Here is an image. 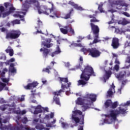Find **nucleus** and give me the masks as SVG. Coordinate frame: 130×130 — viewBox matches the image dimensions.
<instances>
[{
  "label": "nucleus",
  "instance_id": "nucleus-38",
  "mask_svg": "<svg viewBox=\"0 0 130 130\" xmlns=\"http://www.w3.org/2000/svg\"><path fill=\"white\" fill-rule=\"evenodd\" d=\"M95 16L96 15H89V17L90 18H92V19L90 20V22H99V20L96 19V18H95Z\"/></svg>",
  "mask_w": 130,
  "mask_h": 130
},
{
  "label": "nucleus",
  "instance_id": "nucleus-54",
  "mask_svg": "<svg viewBox=\"0 0 130 130\" xmlns=\"http://www.w3.org/2000/svg\"><path fill=\"white\" fill-rule=\"evenodd\" d=\"M126 62H128V63H129L130 62V57H128L126 60Z\"/></svg>",
  "mask_w": 130,
  "mask_h": 130
},
{
  "label": "nucleus",
  "instance_id": "nucleus-56",
  "mask_svg": "<svg viewBox=\"0 0 130 130\" xmlns=\"http://www.w3.org/2000/svg\"><path fill=\"white\" fill-rule=\"evenodd\" d=\"M6 101L4 100V99L2 98L1 100H0V103H5Z\"/></svg>",
  "mask_w": 130,
  "mask_h": 130
},
{
  "label": "nucleus",
  "instance_id": "nucleus-34",
  "mask_svg": "<svg viewBox=\"0 0 130 130\" xmlns=\"http://www.w3.org/2000/svg\"><path fill=\"white\" fill-rule=\"evenodd\" d=\"M91 49H86L85 48H83L81 50V51L84 53V54H86L87 53H88V52H89V53H90Z\"/></svg>",
  "mask_w": 130,
  "mask_h": 130
},
{
  "label": "nucleus",
  "instance_id": "nucleus-4",
  "mask_svg": "<svg viewBox=\"0 0 130 130\" xmlns=\"http://www.w3.org/2000/svg\"><path fill=\"white\" fill-rule=\"evenodd\" d=\"M96 96L93 93H86L83 98H78L76 101V104L82 106V111H86V109L93 108L91 105H93V102H95Z\"/></svg>",
  "mask_w": 130,
  "mask_h": 130
},
{
  "label": "nucleus",
  "instance_id": "nucleus-44",
  "mask_svg": "<svg viewBox=\"0 0 130 130\" xmlns=\"http://www.w3.org/2000/svg\"><path fill=\"white\" fill-rule=\"evenodd\" d=\"M114 70L116 71V72H118V70H119V66L116 64L114 68Z\"/></svg>",
  "mask_w": 130,
  "mask_h": 130
},
{
  "label": "nucleus",
  "instance_id": "nucleus-23",
  "mask_svg": "<svg viewBox=\"0 0 130 130\" xmlns=\"http://www.w3.org/2000/svg\"><path fill=\"white\" fill-rule=\"evenodd\" d=\"M90 25L91 27V30L93 31V34L94 35H98V34L99 33V27L97 25H95L92 23H90Z\"/></svg>",
  "mask_w": 130,
  "mask_h": 130
},
{
  "label": "nucleus",
  "instance_id": "nucleus-2",
  "mask_svg": "<svg viewBox=\"0 0 130 130\" xmlns=\"http://www.w3.org/2000/svg\"><path fill=\"white\" fill-rule=\"evenodd\" d=\"M130 105V101H127L125 103H122L120 105L118 110H110L107 114H102V116H105L106 118L103 121H101L100 125H103L104 123L111 124L113 122H115L117 120V117L119 114H125L127 110V106Z\"/></svg>",
  "mask_w": 130,
  "mask_h": 130
},
{
  "label": "nucleus",
  "instance_id": "nucleus-48",
  "mask_svg": "<svg viewBox=\"0 0 130 130\" xmlns=\"http://www.w3.org/2000/svg\"><path fill=\"white\" fill-rule=\"evenodd\" d=\"M14 61H15V58H12L10 59L9 61H8L7 63L9 64L10 63V62H14Z\"/></svg>",
  "mask_w": 130,
  "mask_h": 130
},
{
  "label": "nucleus",
  "instance_id": "nucleus-42",
  "mask_svg": "<svg viewBox=\"0 0 130 130\" xmlns=\"http://www.w3.org/2000/svg\"><path fill=\"white\" fill-rule=\"evenodd\" d=\"M74 10L73 9L71 10V12L66 15V16L64 17V19H69L70 17H71V14H72V12H73Z\"/></svg>",
  "mask_w": 130,
  "mask_h": 130
},
{
  "label": "nucleus",
  "instance_id": "nucleus-10",
  "mask_svg": "<svg viewBox=\"0 0 130 130\" xmlns=\"http://www.w3.org/2000/svg\"><path fill=\"white\" fill-rule=\"evenodd\" d=\"M5 7L6 9H7V10H9V12H4L5 11V8L3 6L0 5V18L2 17V15L3 18L7 17V16H9L10 14L14 13V11L16 10L13 6V4L11 3H5Z\"/></svg>",
  "mask_w": 130,
  "mask_h": 130
},
{
  "label": "nucleus",
  "instance_id": "nucleus-7",
  "mask_svg": "<svg viewBox=\"0 0 130 130\" xmlns=\"http://www.w3.org/2000/svg\"><path fill=\"white\" fill-rule=\"evenodd\" d=\"M84 115H82V111L77 110L76 108H74V110L72 111V119L73 121H75L76 124L75 125H71V127L77 126L78 123H79V124H84Z\"/></svg>",
  "mask_w": 130,
  "mask_h": 130
},
{
  "label": "nucleus",
  "instance_id": "nucleus-1",
  "mask_svg": "<svg viewBox=\"0 0 130 130\" xmlns=\"http://www.w3.org/2000/svg\"><path fill=\"white\" fill-rule=\"evenodd\" d=\"M20 2L23 1V4H22V7L21 9L22 12L17 11L13 14V17L15 18H19L21 19V21H24V16L26 15V12H28V9H29V5H34V9H37L39 14H44V15H50V17L51 18H55L57 17L58 18L57 15H58V12L55 10L54 7H53V4L51 5V8H49L48 7L45 5H42L40 6L39 2L36 1V0H19Z\"/></svg>",
  "mask_w": 130,
  "mask_h": 130
},
{
  "label": "nucleus",
  "instance_id": "nucleus-50",
  "mask_svg": "<svg viewBox=\"0 0 130 130\" xmlns=\"http://www.w3.org/2000/svg\"><path fill=\"white\" fill-rule=\"evenodd\" d=\"M123 14H124V15L126 17H130L129 14L127 13V12H123Z\"/></svg>",
  "mask_w": 130,
  "mask_h": 130
},
{
  "label": "nucleus",
  "instance_id": "nucleus-55",
  "mask_svg": "<svg viewBox=\"0 0 130 130\" xmlns=\"http://www.w3.org/2000/svg\"><path fill=\"white\" fill-rule=\"evenodd\" d=\"M37 33H40L41 34H43V33H42V31L41 30H37L36 32H34V34H37Z\"/></svg>",
  "mask_w": 130,
  "mask_h": 130
},
{
  "label": "nucleus",
  "instance_id": "nucleus-11",
  "mask_svg": "<svg viewBox=\"0 0 130 130\" xmlns=\"http://www.w3.org/2000/svg\"><path fill=\"white\" fill-rule=\"evenodd\" d=\"M21 35V31L19 30H12L11 32L6 35V39H17Z\"/></svg>",
  "mask_w": 130,
  "mask_h": 130
},
{
  "label": "nucleus",
  "instance_id": "nucleus-6",
  "mask_svg": "<svg viewBox=\"0 0 130 130\" xmlns=\"http://www.w3.org/2000/svg\"><path fill=\"white\" fill-rule=\"evenodd\" d=\"M10 118L9 117L6 118L5 119L1 117L0 115V129L1 130H36L35 128H30L28 126L25 127L22 125H20V127H12L11 125L3 126V123H7Z\"/></svg>",
  "mask_w": 130,
  "mask_h": 130
},
{
  "label": "nucleus",
  "instance_id": "nucleus-13",
  "mask_svg": "<svg viewBox=\"0 0 130 130\" xmlns=\"http://www.w3.org/2000/svg\"><path fill=\"white\" fill-rule=\"evenodd\" d=\"M2 82L5 83H3L0 82V92L3 91V90H5V91H8L9 90V87L7 86V85H9V82L10 81V79L2 78Z\"/></svg>",
  "mask_w": 130,
  "mask_h": 130
},
{
  "label": "nucleus",
  "instance_id": "nucleus-39",
  "mask_svg": "<svg viewBox=\"0 0 130 130\" xmlns=\"http://www.w3.org/2000/svg\"><path fill=\"white\" fill-rule=\"evenodd\" d=\"M11 24H12L13 26H14V25L20 24V20L17 19L14 20L11 22Z\"/></svg>",
  "mask_w": 130,
  "mask_h": 130
},
{
  "label": "nucleus",
  "instance_id": "nucleus-27",
  "mask_svg": "<svg viewBox=\"0 0 130 130\" xmlns=\"http://www.w3.org/2000/svg\"><path fill=\"white\" fill-rule=\"evenodd\" d=\"M69 4V5H71V6L74 7V8H75V9H76V10H78V11H83V10H84L81 6L79 7L78 6V5L74 4L73 1H70Z\"/></svg>",
  "mask_w": 130,
  "mask_h": 130
},
{
  "label": "nucleus",
  "instance_id": "nucleus-29",
  "mask_svg": "<svg viewBox=\"0 0 130 130\" xmlns=\"http://www.w3.org/2000/svg\"><path fill=\"white\" fill-rule=\"evenodd\" d=\"M61 52V51L60 50V48H59V46L57 45L56 47V50L52 54H51V56L52 57H53L54 55H56V54H59V53H60Z\"/></svg>",
  "mask_w": 130,
  "mask_h": 130
},
{
  "label": "nucleus",
  "instance_id": "nucleus-51",
  "mask_svg": "<svg viewBox=\"0 0 130 130\" xmlns=\"http://www.w3.org/2000/svg\"><path fill=\"white\" fill-rule=\"evenodd\" d=\"M115 32H116V33L120 34V33H121V31H120V30H119V29H118V28H115Z\"/></svg>",
  "mask_w": 130,
  "mask_h": 130
},
{
  "label": "nucleus",
  "instance_id": "nucleus-60",
  "mask_svg": "<svg viewBox=\"0 0 130 130\" xmlns=\"http://www.w3.org/2000/svg\"><path fill=\"white\" fill-rule=\"evenodd\" d=\"M118 24L122 25V20H119V21L118 22Z\"/></svg>",
  "mask_w": 130,
  "mask_h": 130
},
{
  "label": "nucleus",
  "instance_id": "nucleus-14",
  "mask_svg": "<svg viewBox=\"0 0 130 130\" xmlns=\"http://www.w3.org/2000/svg\"><path fill=\"white\" fill-rule=\"evenodd\" d=\"M118 103H117V102H115L114 103H112V102L111 101V100H109L106 101L105 103V107H106V108L110 107L111 108H116V107H117V105H118Z\"/></svg>",
  "mask_w": 130,
  "mask_h": 130
},
{
  "label": "nucleus",
  "instance_id": "nucleus-63",
  "mask_svg": "<svg viewBox=\"0 0 130 130\" xmlns=\"http://www.w3.org/2000/svg\"><path fill=\"white\" fill-rule=\"evenodd\" d=\"M87 38L90 40V39H91V36L90 35H89L88 36H87Z\"/></svg>",
  "mask_w": 130,
  "mask_h": 130
},
{
  "label": "nucleus",
  "instance_id": "nucleus-49",
  "mask_svg": "<svg viewBox=\"0 0 130 130\" xmlns=\"http://www.w3.org/2000/svg\"><path fill=\"white\" fill-rule=\"evenodd\" d=\"M78 40H77V42H81V40H83V39H84V37L79 36L78 37Z\"/></svg>",
  "mask_w": 130,
  "mask_h": 130
},
{
  "label": "nucleus",
  "instance_id": "nucleus-57",
  "mask_svg": "<svg viewBox=\"0 0 130 130\" xmlns=\"http://www.w3.org/2000/svg\"><path fill=\"white\" fill-rule=\"evenodd\" d=\"M7 31V29L6 28L3 27L2 28V32H6Z\"/></svg>",
  "mask_w": 130,
  "mask_h": 130
},
{
  "label": "nucleus",
  "instance_id": "nucleus-22",
  "mask_svg": "<svg viewBox=\"0 0 130 130\" xmlns=\"http://www.w3.org/2000/svg\"><path fill=\"white\" fill-rule=\"evenodd\" d=\"M112 46L114 49H116V48H118V46H119L118 39L116 38H113V41L112 42Z\"/></svg>",
  "mask_w": 130,
  "mask_h": 130
},
{
  "label": "nucleus",
  "instance_id": "nucleus-12",
  "mask_svg": "<svg viewBox=\"0 0 130 130\" xmlns=\"http://www.w3.org/2000/svg\"><path fill=\"white\" fill-rule=\"evenodd\" d=\"M31 107L32 109L35 110L34 114H38V113H41V112H44L45 111L48 112V108L42 107L41 105H38L37 107L32 106Z\"/></svg>",
  "mask_w": 130,
  "mask_h": 130
},
{
  "label": "nucleus",
  "instance_id": "nucleus-19",
  "mask_svg": "<svg viewBox=\"0 0 130 130\" xmlns=\"http://www.w3.org/2000/svg\"><path fill=\"white\" fill-rule=\"evenodd\" d=\"M105 74L104 75L103 77L101 78V80L103 81V82H104V83H106V81H107V80H108V79L110 78L112 74L111 71H107L106 70H105Z\"/></svg>",
  "mask_w": 130,
  "mask_h": 130
},
{
  "label": "nucleus",
  "instance_id": "nucleus-32",
  "mask_svg": "<svg viewBox=\"0 0 130 130\" xmlns=\"http://www.w3.org/2000/svg\"><path fill=\"white\" fill-rule=\"evenodd\" d=\"M84 47V46L82 44L73 43L70 46V47Z\"/></svg>",
  "mask_w": 130,
  "mask_h": 130
},
{
  "label": "nucleus",
  "instance_id": "nucleus-41",
  "mask_svg": "<svg viewBox=\"0 0 130 130\" xmlns=\"http://www.w3.org/2000/svg\"><path fill=\"white\" fill-rule=\"evenodd\" d=\"M123 86H124V82H122L121 88H119L118 89V94H121V89H122V88H123Z\"/></svg>",
  "mask_w": 130,
  "mask_h": 130
},
{
  "label": "nucleus",
  "instance_id": "nucleus-25",
  "mask_svg": "<svg viewBox=\"0 0 130 130\" xmlns=\"http://www.w3.org/2000/svg\"><path fill=\"white\" fill-rule=\"evenodd\" d=\"M114 4L116 6H119V7H126V8H127V7H128V5L126 4V3H125L124 1L122 0L116 1Z\"/></svg>",
  "mask_w": 130,
  "mask_h": 130
},
{
  "label": "nucleus",
  "instance_id": "nucleus-53",
  "mask_svg": "<svg viewBox=\"0 0 130 130\" xmlns=\"http://www.w3.org/2000/svg\"><path fill=\"white\" fill-rule=\"evenodd\" d=\"M115 63H117V64H119L120 62L118 60V59H117V58L115 59Z\"/></svg>",
  "mask_w": 130,
  "mask_h": 130
},
{
  "label": "nucleus",
  "instance_id": "nucleus-28",
  "mask_svg": "<svg viewBox=\"0 0 130 130\" xmlns=\"http://www.w3.org/2000/svg\"><path fill=\"white\" fill-rule=\"evenodd\" d=\"M15 66H17V63H11L10 64V67L9 68V72L12 73V74H15L16 73V70L14 67Z\"/></svg>",
  "mask_w": 130,
  "mask_h": 130
},
{
  "label": "nucleus",
  "instance_id": "nucleus-59",
  "mask_svg": "<svg viewBox=\"0 0 130 130\" xmlns=\"http://www.w3.org/2000/svg\"><path fill=\"white\" fill-rule=\"evenodd\" d=\"M126 38L127 39H128V40H130V35H127V36H126Z\"/></svg>",
  "mask_w": 130,
  "mask_h": 130
},
{
  "label": "nucleus",
  "instance_id": "nucleus-40",
  "mask_svg": "<svg viewBox=\"0 0 130 130\" xmlns=\"http://www.w3.org/2000/svg\"><path fill=\"white\" fill-rule=\"evenodd\" d=\"M49 70H51V67L48 66L45 69H43V72H45L46 73L49 74Z\"/></svg>",
  "mask_w": 130,
  "mask_h": 130
},
{
  "label": "nucleus",
  "instance_id": "nucleus-9",
  "mask_svg": "<svg viewBox=\"0 0 130 130\" xmlns=\"http://www.w3.org/2000/svg\"><path fill=\"white\" fill-rule=\"evenodd\" d=\"M0 109L2 110V111L8 110V111L6 112L7 114L10 113H16V114H21L23 115L26 113V110H25L21 111H20V110H16L14 103H13L12 105H4L0 107Z\"/></svg>",
  "mask_w": 130,
  "mask_h": 130
},
{
  "label": "nucleus",
  "instance_id": "nucleus-5",
  "mask_svg": "<svg viewBox=\"0 0 130 130\" xmlns=\"http://www.w3.org/2000/svg\"><path fill=\"white\" fill-rule=\"evenodd\" d=\"M59 79L60 80V83H61V90H60L58 91H56V92H54L53 94L54 95V101H55V102L56 103V104L57 105H60V102H59V98H56V96H59V95H60V93H61V92H64V91H66V95H67L68 96H69V95H70V94H71V92L70 91H69L68 90H70V87H71V85H72V83L69 82L68 83V87L67 86V85L63 84V83H68V82H69V80H68V79L67 78H60L59 77Z\"/></svg>",
  "mask_w": 130,
  "mask_h": 130
},
{
  "label": "nucleus",
  "instance_id": "nucleus-35",
  "mask_svg": "<svg viewBox=\"0 0 130 130\" xmlns=\"http://www.w3.org/2000/svg\"><path fill=\"white\" fill-rule=\"evenodd\" d=\"M50 52V50L47 49H44L43 55L44 57H46L47 56V54Z\"/></svg>",
  "mask_w": 130,
  "mask_h": 130
},
{
  "label": "nucleus",
  "instance_id": "nucleus-43",
  "mask_svg": "<svg viewBox=\"0 0 130 130\" xmlns=\"http://www.w3.org/2000/svg\"><path fill=\"white\" fill-rule=\"evenodd\" d=\"M122 25H126V24H128V23H129V22H128L127 20H126L125 18H123L122 19Z\"/></svg>",
  "mask_w": 130,
  "mask_h": 130
},
{
  "label": "nucleus",
  "instance_id": "nucleus-46",
  "mask_svg": "<svg viewBox=\"0 0 130 130\" xmlns=\"http://www.w3.org/2000/svg\"><path fill=\"white\" fill-rule=\"evenodd\" d=\"M22 122L23 123H27V122H28V119H27L26 117L23 118L22 119Z\"/></svg>",
  "mask_w": 130,
  "mask_h": 130
},
{
  "label": "nucleus",
  "instance_id": "nucleus-37",
  "mask_svg": "<svg viewBox=\"0 0 130 130\" xmlns=\"http://www.w3.org/2000/svg\"><path fill=\"white\" fill-rule=\"evenodd\" d=\"M103 7V3H101V5H99L98 7V10H99L101 13H105V11L104 10H103V8H102Z\"/></svg>",
  "mask_w": 130,
  "mask_h": 130
},
{
  "label": "nucleus",
  "instance_id": "nucleus-3",
  "mask_svg": "<svg viewBox=\"0 0 130 130\" xmlns=\"http://www.w3.org/2000/svg\"><path fill=\"white\" fill-rule=\"evenodd\" d=\"M76 69H80L81 71L82 72L80 76L81 80L78 81V86H85V85L88 83V81L90 79L91 76H93V77L96 76L94 73L93 68L89 65L85 67H84V66L79 65L78 67H76Z\"/></svg>",
  "mask_w": 130,
  "mask_h": 130
},
{
  "label": "nucleus",
  "instance_id": "nucleus-18",
  "mask_svg": "<svg viewBox=\"0 0 130 130\" xmlns=\"http://www.w3.org/2000/svg\"><path fill=\"white\" fill-rule=\"evenodd\" d=\"M58 26H59L60 31L62 33V34H68L69 33V24L62 27V25H61L60 24L58 23Z\"/></svg>",
  "mask_w": 130,
  "mask_h": 130
},
{
  "label": "nucleus",
  "instance_id": "nucleus-16",
  "mask_svg": "<svg viewBox=\"0 0 130 130\" xmlns=\"http://www.w3.org/2000/svg\"><path fill=\"white\" fill-rule=\"evenodd\" d=\"M53 117H54V113L51 112L50 114L45 115L44 118L42 120H40V122L41 123H45L46 121L50 120V119L53 118Z\"/></svg>",
  "mask_w": 130,
  "mask_h": 130
},
{
  "label": "nucleus",
  "instance_id": "nucleus-15",
  "mask_svg": "<svg viewBox=\"0 0 130 130\" xmlns=\"http://www.w3.org/2000/svg\"><path fill=\"white\" fill-rule=\"evenodd\" d=\"M115 76L117 78V79H118V80H120L121 79H122V78H126V77H130V72L127 71V72H125V71H122L119 74V75L115 74Z\"/></svg>",
  "mask_w": 130,
  "mask_h": 130
},
{
  "label": "nucleus",
  "instance_id": "nucleus-58",
  "mask_svg": "<svg viewBox=\"0 0 130 130\" xmlns=\"http://www.w3.org/2000/svg\"><path fill=\"white\" fill-rule=\"evenodd\" d=\"M78 130H84V128H83V126H80L78 127Z\"/></svg>",
  "mask_w": 130,
  "mask_h": 130
},
{
  "label": "nucleus",
  "instance_id": "nucleus-21",
  "mask_svg": "<svg viewBox=\"0 0 130 130\" xmlns=\"http://www.w3.org/2000/svg\"><path fill=\"white\" fill-rule=\"evenodd\" d=\"M114 88H115V86H114V84L113 83L110 89L107 92V96L109 97H111L112 95L115 93V90L114 89Z\"/></svg>",
  "mask_w": 130,
  "mask_h": 130
},
{
  "label": "nucleus",
  "instance_id": "nucleus-33",
  "mask_svg": "<svg viewBox=\"0 0 130 130\" xmlns=\"http://www.w3.org/2000/svg\"><path fill=\"white\" fill-rule=\"evenodd\" d=\"M69 31L71 35H75V30L72 27V24H69Z\"/></svg>",
  "mask_w": 130,
  "mask_h": 130
},
{
  "label": "nucleus",
  "instance_id": "nucleus-45",
  "mask_svg": "<svg viewBox=\"0 0 130 130\" xmlns=\"http://www.w3.org/2000/svg\"><path fill=\"white\" fill-rule=\"evenodd\" d=\"M18 100L19 101H21V102L22 101H24V100H25V95H22L21 98H19L18 99Z\"/></svg>",
  "mask_w": 130,
  "mask_h": 130
},
{
  "label": "nucleus",
  "instance_id": "nucleus-62",
  "mask_svg": "<svg viewBox=\"0 0 130 130\" xmlns=\"http://www.w3.org/2000/svg\"><path fill=\"white\" fill-rule=\"evenodd\" d=\"M35 91H36L35 89L32 90L31 91V93H32L31 95H35V93H34V92H35Z\"/></svg>",
  "mask_w": 130,
  "mask_h": 130
},
{
  "label": "nucleus",
  "instance_id": "nucleus-47",
  "mask_svg": "<svg viewBox=\"0 0 130 130\" xmlns=\"http://www.w3.org/2000/svg\"><path fill=\"white\" fill-rule=\"evenodd\" d=\"M14 119L16 120L17 124H19V122H18V120H20V116H17L16 118H14Z\"/></svg>",
  "mask_w": 130,
  "mask_h": 130
},
{
  "label": "nucleus",
  "instance_id": "nucleus-61",
  "mask_svg": "<svg viewBox=\"0 0 130 130\" xmlns=\"http://www.w3.org/2000/svg\"><path fill=\"white\" fill-rule=\"evenodd\" d=\"M65 66L67 67H70V63L67 62V63H65Z\"/></svg>",
  "mask_w": 130,
  "mask_h": 130
},
{
  "label": "nucleus",
  "instance_id": "nucleus-30",
  "mask_svg": "<svg viewBox=\"0 0 130 130\" xmlns=\"http://www.w3.org/2000/svg\"><path fill=\"white\" fill-rule=\"evenodd\" d=\"M7 53H9V55L10 56H13L14 55V50L11 48V47L9 46L8 48L5 50Z\"/></svg>",
  "mask_w": 130,
  "mask_h": 130
},
{
  "label": "nucleus",
  "instance_id": "nucleus-31",
  "mask_svg": "<svg viewBox=\"0 0 130 130\" xmlns=\"http://www.w3.org/2000/svg\"><path fill=\"white\" fill-rule=\"evenodd\" d=\"M95 37H94V39L92 43H90L89 44V45H92V44H94L95 43H98V42H100V40L99 39H98V38H99V35H95Z\"/></svg>",
  "mask_w": 130,
  "mask_h": 130
},
{
  "label": "nucleus",
  "instance_id": "nucleus-17",
  "mask_svg": "<svg viewBox=\"0 0 130 130\" xmlns=\"http://www.w3.org/2000/svg\"><path fill=\"white\" fill-rule=\"evenodd\" d=\"M100 54H101V52L96 48H92L91 50H90V53L89 54L92 57H98V56H100Z\"/></svg>",
  "mask_w": 130,
  "mask_h": 130
},
{
  "label": "nucleus",
  "instance_id": "nucleus-36",
  "mask_svg": "<svg viewBox=\"0 0 130 130\" xmlns=\"http://www.w3.org/2000/svg\"><path fill=\"white\" fill-rule=\"evenodd\" d=\"M8 71V69L4 68L2 71H0L1 76L2 77H5V75H6V73H7Z\"/></svg>",
  "mask_w": 130,
  "mask_h": 130
},
{
  "label": "nucleus",
  "instance_id": "nucleus-20",
  "mask_svg": "<svg viewBox=\"0 0 130 130\" xmlns=\"http://www.w3.org/2000/svg\"><path fill=\"white\" fill-rule=\"evenodd\" d=\"M42 37V40H45L46 42H47V44L45 42H42V45H44V46H46V47H47V48H49L51 46V44H48L50 43L51 42V39H47L45 40V38L44 37L41 36Z\"/></svg>",
  "mask_w": 130,
  "mask_h": 130
},
{
  "label": "nucleus",
  "instance_id": "nucleus-26",
  "mask_svg": "<svg viewBox=\"0 0 130 130\" xmlns=\"http://www.w3.org/2000/svg\"><path fill=\"white\" fill-rule=\"evenodd\" d=\"M64 119L62 118H61L59 123H61V127L63 128L64 129H67V128H69L70 126L69 125V124L66 122H64Z\"/></svg>",
  "mask_w": 130,
  "mask_h": 130
},
{
  "label": "nucleus",
  "instance_id": "nucleus-24",
  "mask_svg": "<svg viewBox=\"0 0 130 130\" xmlns=\"http://www.w3.org/2000/svg\"><path fill=\"white\" fill-rule=\"evenodd\" d=\"M38 85V83L37 82H34L32 83H29L26 86H24V89L26 90H30L31 89H33L37 87Z\"/></svg>",
  "mask_w": 130,
  "mask_h": 130
},
{
  "label": "nucleus",
  "instance_id": "nucleus-64",
  "mask_svg": "<svg viewBox=\"0 0 130 130\" xmlns=\"http://www.w3.org/2000/svg\"><path fill=\"white\" fill-rule=\"evenodd\" d=\"M38 23L39 25H42V22H41L40 20H38Z\"/></svg>",
  "mask_w": 130,
  "mask_h": 130
},
{
  "label": "nucleus",
  "instance_id": "nucleus-52",
  "mask_svg": "<svg viewBox=\"0 0 130 130\" xmlns=\"http://www.w3.org/2000/svg\"><path fill=\"white\" fill-rule=\"evenodd\" d=\"M113 58H114V59H116V58H117V55H116V54L113 53Z\"/></svg>",
  "mask_w": 130,
  "mask_h": 130
},
{
  "label": "nucleus",
  "instance_id": "nucleus-8",
  "mask_svg": "<svg viewBox=\"0 0 130 130\" xmlns=\"http://www.w3.org/2000/svg\"><path fill=\"white\" fill-rule=\"evenodd\" d=\"M38 121H39V119H35L33 120L32 123L33 124L36 125L35 127L36 129L38 130H49L50 129L49 128H45L44 127V124H45L46 126L47 127H55L56 126V125L55 124L56 122V119H54L53 121L51 122L50 123L46 124L45 123H41L40 120V124H37L38 123Z\"/></svg>",
  "mask_w": 130,
  "mask_h": 130
}]
</instances>
